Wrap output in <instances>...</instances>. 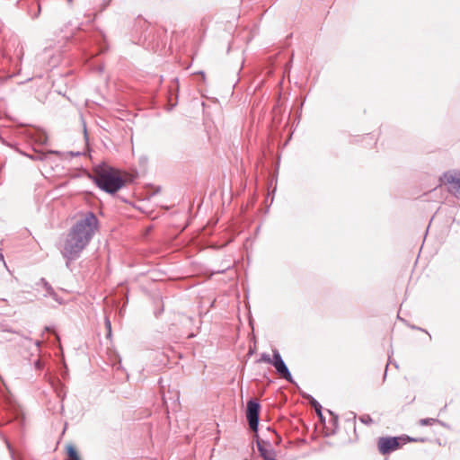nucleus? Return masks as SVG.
<instances>
[{"instance_id":"1","label":"nucleus","mask_w":460,"mask_h":460,"mask_svg":"<svg viewBox=\"0 0 460 460\" xmlns=\"http://www.w3.org/2000/svg\"><path fill=\"white\" fill-rule=\"evenodd\" d=\"M99 228V220L92 211H87L84 217L77 220L69 230L61 252L69 262L79 258L83 250L89 244Z\"/></svg>"},{"instance_id":"2","label":"nucleus","mask_w":460,"mask_h":460,"mask_svg":"<svg viewBox=\"0 0 460 460\" xmlns=\"http://www.w3.org/2000/svg\"><path fill=\"white\" fill-rule=\"evenodd\" d=\"M91 178L101 190L110 194L116 193L125 185L123 177L111 167L99 166L95 168L93 176Z\"/></svg>"},{"instance_id":"3","label":"nucleus","mask_w":460,"mask_h":460,"mask_svg":"<svg viewBox=\"0 0 460 460\" xmlns=\"http://www.w3.org/2000/svg\"><path fill=\"white\" fill-rule=\"evenodd\" d=\"M401 441L405 443L407 441H417V439L410 437H382L378 439L379 452L382 455L389 454L400 447Z\"/></svg>"},{"instance_id":"4","label":"nucleus","mask_w":460,"mask_h":460,"mask_svg":"<svg viewBox=\"0 0 460 460\" xmlns=\"http://www.w3.org/2000/svg\"><path fill=\"white\" fill-rule=\"evenodd\" d=\"M261 404L257 399H250L246 405V419L252 430L257 431L260 420Z\"/></svg>"},{"instance_id":"5","label":"nucleus","mask_w":460,"mask_h":460,"mask_svg":"<svg viewBox=\"0 0 460 460\" xmlns=\"http://www.w3.org/2000/svg\"><path fill=\"white\" fill-rule=\"evenodd\" d=\"M272 366L275 367L276 372L285 380L289 383H294L292 375L284 362L279 351L278 349L272 350Z\"/></svg>"},{"instance_id":"6","label":"nucleus","mask_w":460,"mask_h":460,"mask_svg":"<svg viewBox=\"0 0 460 460\" xmlns=\"http://www.w3.org/2000/svg\"><path fill=\"white\" fill-rule=\"evenodd\" d=\"M443 178L448 191L456 198L460 199V171L447 172Z\"/></svg>"},{"instance_id":"7","label":"nucleus","mask_w":460,"mask_h":460,"mask_svg":"<svg viewBox=\"0 0 460 460\" xmlns=\"http://www.w3.org/2000/svg\"><path fill=\"white\" fill-rule=\"evenodd\" d=\"M37 285H40L44 288L45 293L43 294V296L45 297L49 296L58 305L63 304V299L56 293L52 286L44 278H41L40 281L37 283Z\"/></svg>"},{"instance_id":"8","label":"nucleus","mask_w":460,"mask_h":460,"mask_svg":"<svg viewBox=\"0 0 460 460\" xmlns=\"http://www.w3.org/2000/svg\"><path fill=\"white\" fill-rule=\"evenodd\" d=\"M264 444H267V445H269L270 447L269 442H265L264 440H260L259 438H257V448H258V451H259L261 456L263 458V460H267L271 456H275L276 452L272 448H270V450L265 448V447L263 446Z\"/></svg>"},{"instance_id":"9","label":"nucleus","mask_w":460,"mask_h":460,"mask_svg":"<svg viewBox=\"0 0 460 460\" xmlns=\"http://www.w3.org/2000/svg\"><path fill=\"white\" fill-rule=\"evenodd\" d=\"M308 398L310 399V404L312 405V407H314L319 418L321 420H323L322 413V405L313 396L308 395Z\"/></svg>"},{"instance_id":"10","label":"nucleus","mask_w":460,"mask_h":460,"mask_svg":"<svg viewBox=\"0 0 460 460\" xmlns=\"http://www.w3.org/2000/svg\"><path fill=\"white\" fill-rule=\"evenodd\" d=\"M66 451H67V456L70 460H79L80 459V457L77 454V451L74 446L69 445L66 448Z\"/></svg>"},{"instance_id":"11","label":"nucleus","mask_w":460,"mask_h":460,"mask_svg":"<svg viewBox=\"0 0 460 460\" xmlns=\"http://www.w3.org/2000/svg\"><path fill=\"white\" fill-rule=\"evenodd\" d=\"M258 363L265 362L269 364H272V358L268 353H261V358L257 360Z\"/></svg>"},{"instance_id":"12","label":"nucleus","mask_w":460,"mask_h":460,"mask_svg":"<svg viewBox=\"0 0 460 460\" xmlns=\"http://www.w3.org/2000/svg\"><path fill=\"white\" fill-rule=\"evenodd\" d=\"M436 422H438V420L437 419H433V418H426V419H421L420 420V424L421 426L432 425Z\"/></svg>"},{"instance_id":"13","label":"nucleus","mask_w":460,"mask_h":460,"mask_svg":"<svg viewBox=\"0 0 460 460\" xmlns=\"http://www.w3.org/2000/svg\"><path fill=\"white\" fill-rule=\"evenodd\" d=\"M359 420L364 424H371L373 420L369 415H362L359 417Z\"/></svg>"},{"instance_id":"14","label":"nucleus","mask_w":460,"mask_h":460,"mask_svg":"<svg viewBox=\"0 0 460 460\" xmlns=\"http://www.w3.org/2000/svg\"><path fill=\"white\" fill-rule=\"evenodd\" d=\"M105 325L108 330L107 337H110L111 335V323L109 318H105Z\"/></svg>"},{"instance_id":"15","label":"nucleus","mask_w":460,"mask_h":460,"mask_svg":"<svg viewBox=\"0 0 460 460\" xmlns=\"http://www.w3.org/2000/svg\"><path fill=\"white\" fill-rule=\"evenodd\" d=\"M40 4H38V11L35 14L32 15V18L35 19L37 18L39 15H40Z\"/></svg>"},{"instance_id":"16","label":"nucleus","mask_w":460,"mask_h":460,"mask_svg":"<svg viewBox=\"0 0 460 460\" xmlns=\"http://www.w3.org/2000/svg\"><path fill=\"white\" fill-rule=\"evenodd\" d=\"M111 0H103V8H105L106 6H108L110 4Z\"/></svg>"},{"instance_id":"17","label":"nucleus","mask_w":460,"mask_h":460,"mask_svg":"<svg viewBox=\"0 0 460 460\" xmlns=\"http://www.w3.org/2000/svg\"><path fill=\"white\" fill-rule=\"evenodd\" d=\"M7 447H8V449L10 451L11 456L13 457V450L11 448V445L9 443H7Z\"/></svg>"},{"instance_id":"18","label":"nucleus","mask_w":460,"mask_h":460,"mask_svg":"<svg viewBox=\"0 0 460 460\" xmlns=\"http://www.w3.org/2000/svg\"><path fill=\"white\" fill-rule=\"evenodd\" d=\"M3 332H13V333H18L17 332L15 331H12L10 329H4Z\"/></svg>"},{"instance_id":"19","label":"nucleus","mask_w":460,"mask_h":460,"mask_svg":"<svg viewBox=\"0 0 460 460\" xmlns=\"http://www.w3.org/2000/svg\"><path fill=\"white\" fill-rule=\"evenodd\" d=\"M41 342L40 341H35V345L39 348L40 346Z\"/></svg>"},{"instance_id":"20","label":"nucleus","mask_w":460,"mask_h":460,"mask_svg":"<svg viewBox=\"0 0 460 460\" xmlns=\"http://www.w3.org/2000/svg\"><path fill=\"white\" fill-rule=\"evenodd\" d=\"M225 272V270H217V273H223Z\"/></svg>"},{"instance_id":"21","label":"nucleus","mask_w":460,"mask_h":460,"mask_svg":"<svg viewBox=\"0 0 460 460\" xmlns=\"http://www.w3.org/2000/svg\"><path fill=\"white\" fill-rule=\"evenodd\" d=\"M72 1H73V0H67V2H68L69 4H70V3H72Z\"/></svg>"},{"instance_id":"22","label":"nucleus","mask_w":460,"mask_h":460,"mask_svg":"<svg viewBox=\"0 0 460 460\" xmlns=\"http://www.w3.org/2000/svg\"><path fill=\"white\" fill-rule=\"evenodd\" d=\"M80 460V459H79Z\"/></svg>"}]
</instances>
